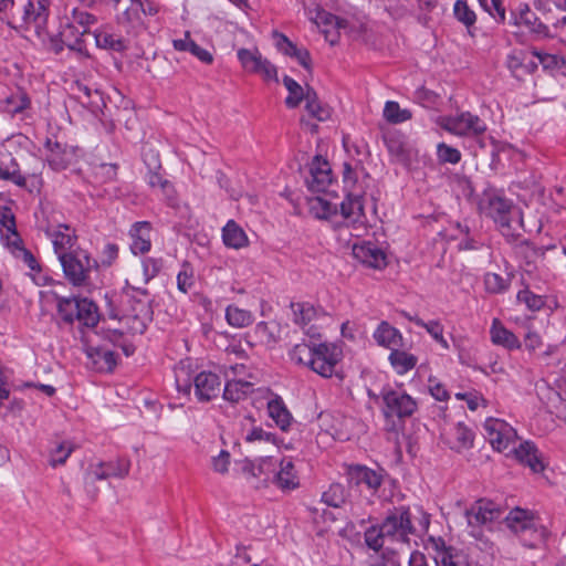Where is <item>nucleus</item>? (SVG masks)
I'll return each instance as SVG.
<instances>
[{
    "label": "nucleus",
    "instance_id": "1",
    "mask_svg": "<svg viewBox=\"0 0 566 566\" xmlns=\"http://www.w3.org/2000/svg\"><path fill=\"white\" fill-rule=\"evenodd\" d=\"M191 363L190 360H181L175 367L176 387L179 392L189 395L191 385L195 386V395L199 401H210L218 397L221 389L220 377L211 371H201L191 377Z\"/></svg>",
    "mask_w": 566,
    "mask_h": 566
},
{
    "label": "nucleus",
    "instance_id": "2",
    "mask_svg": "<svg viewBox=\"0 0 566 566\" xmlns=\"http://www.w3.org/2000/svg\"><path fill=\"white\" fill-rule=\"evenodd\" d=\"M505 523L526 547L535 548L546 538L545 527L530 511L516 507L505 517Z\"/></svg>",
    "mask_w": 566,
    "mask_h": 566
},
{
    "label": "nucleus",
    "instance_id": "3",
    "mask_svg": "<svg viewBox=\"0 0 566 566\" xmlns=\"http://www.w3.org/2000/svg\"><path fill=\"white\" fill-rule=\"evenodd\" d=\"M57 312L65 323L72 324L76 321L86 327H94L99 319L96 304L85 297H60Z\"/></svg>",
    "mask_w": 566,
    "mask_h": 566
},
{
    "label": "nucleus",
    "instance_id": "4",
    "mask_svg": "<svg viewBox=\"0 0 566 566\" xmlns=\"http://www.w3.org/2000/svg\"><path fill=\"white\" fill-rule=\"evenodd\" d=\"M59 261L61 262L65 277L75 286L85 285L91 271L97 266L96 261L92 260L84 250L62 253Z\"/></svg>",
    "mask_w": 566,
    "mask_h": 566
},
{
    "label": "nucleus",
    "instance_id": "5",
    "mask_svg": "<svg viewBox=\"0 0 566 566\" xmlns=\"http://www.w3.org/2000/svg\"><path fill=\"white\" fill-rule=\"evenodd\" d=\"M130 470L128 459L118 458L114 461L92 463L86 470L84 476L85 488L93 496L96 495L95 483L108 478L124 479Z\"/></svg>",
    "mask_w": 566,
    "mask_h": 566
},
{
    "label": "nucleus",
    "instance_id": "6",
    "mask_svg": "<svg viewBox=\"0 0 566 566\" xmlns=\"http://www.w3.org/2000/svg\"><path fill=\"white\" fill-rule=\"evenodd\" d=\"M97 19L90 12L75 8L67 25L61 32L62 42L71 50H82V36L91 34V27Z\"/></svg>",
    "mask_w": 566,
    "mask_h": 566
},
{
    "label": "nucleus",
    "instance_id": "7",
    "mask_svg": "<svg viewBox=\"0 0 566 566\" xmlns=\"http://www.w3.org/2000/svg\"><path fill=\"white\" fill-rule=\"evenodd\" d=\"M501 515L500 506L484 499L474 502L464 511L467 526L473 537H479L481 535V527L499 520Z\"/></svg>",
    "mask_w": 566,
    "mask_h": 566
},
{
    "label": "nucleus",
    "instance_id": "8",
    "mask_svg": "<svg viewBox=\"0 0 566 566\" xmlns=\"http://www.w3.org/2000/svg\"><path fill=\"white\" fill-rule=\"evenodd\" d=\"M439 124L443 129L457 136H479L486 130L484 120L470 112L441 117Z\"/></svg>",
    "mask_w": 566,
    "mask_h": 566
},
{
    "label": "nucleus",
    "instance_id": "9",
    "mask_svg": "<svg viewBox=\"0 0 566 566\" xmlns=\"http://www.w3.org/2000/svg\"><path fill=\"white\" fill-rule=\"evenodd\" d=\"M381 526L389 543H407L409 534L415 532L410 512L406 507L395 509L387 515Z\"/></svg>",
    "mask_w": 566,
    "mask_h": 566
},
{
    "label": "nucleus",
    "instance_id": "10",
    "mask_svg": "<svg viewBox=\"0 0 566 566\" xmlns=\"http://www.w3.org/2000/svg\"><path fill=\"white\" fill-rule=\"evenodd\" d=\"M382 412L386 418L405 419L411 417L418 408L417 401L402 390L384 389Z\"/></svg>",
    "mask_w": 566,
    "mask_h": 566
},
{
    "label": "nucleus",
    "instance_id": "11",
    "mask_svg": "<svg viewBox=\"0 0 566 566\" xmlns=\"http://www.w3.org/2000/svg\"><path fill=\"white\" fill-rule=\"evenodd\" d=\"M485 438L492 448L499 452L512 449L517 434L515 429L507 422L496 418H489L484 422Z\"/></svg>",
    "mask_w": 566,
    "mask_h": 566
},
{
    "label": "nucleus",
    "instance_id": "12",
    "mask_svg": "<svg viewBox=\"0 0 566 566\" xmlns=\"http://www.w3.org/2000/svg\"><path fill=\"white\" fill-rule=\"evenodd\" d=\"M481 213L494 220L501 227L511 228L512 205L495 192H484L479 201Z\"/></svg>",
    "mask_w": 566,
    "mask_h": 566
},
{
    "label": "nucleus",
    "instance_id": "13",
    "mask_svg": "<svg viewBox=\"0 0 566 566\" xmlns=\"http://www.w3.org/2000/svg\"><path fill=\"white\" fill-rule=\"evenodd\" d=\"M238 59L242 67L253 74L260 75L264 81L279 82L277 70L268 59L263 57L258 49H240Z\"/></svg>",
    "mask_w": 566,
    "mask_h": 566
},
{
    "label": "nucleus",
    "instance_id": "14",
    "mask_svg": "<svg viewBox=\"0 0 566 566\" xmlns=\"http://www.w3.org/2000/svg\"><path fill=\"white\" fill-rule=\"evenodd\" d=\"M360 195L348 193L340 203V213L347 227L353 228V235L361 237L366 231V218Z\"/></svg>",
    "mask_w": 566,
    "mask_h": 566
},
{
    "label": "nucleus",
    "instance_id": "15",
    "mask_svg": "<svg viewBox=\"0 0 566 566\" xmlns=\"http://www.w3.org/2000/svg\"><path fill=\"white\" fill-rule=\"evenodd\" d=\"M14 18L19 19L12 29H21L33 24L36 29L43 28L49 18V0H28L23 9H17Z\"/></svg>",
    "mask_w": 566,
    "mask_h": 566
},
{
    "label": "nucleus",
    "instance_id": "16",
    "mask_svg": "<svg viewBox=\"0 0 566 566\" xmlns=\"http://www.w3.org/2000/svg\"><path fill=\"white\" fill-rule=\"evenodd\" d=\"M342 352L332 344H318L308 367L322 377H331L340 360Z\"/></svg>",
    "mask_w": 566,
    "mask_h": 566
},
{
    "label": "nucleus",
    "instance_id": "17",
    "mask_svg": "<svg viewBox=\"0 0 566 566\" xmlns=\"http://www.w3.org/2000/svg\"><path fill=\"white\" fill-rule=\"evenodd\" d=\"M291 308L294 315V323L300 325L305 335L312 339H316L321 336L319 328L316 325L317 312L315 307L306 302L292 303Z\"/></svg>",
    "mask_w": 566,
    "mask_h": 566
},
{
    "label": "nucleus",
    "instance_id": "18",
    "mask_svg": "<svg viewBox=\"0 0 566 566\" xmlns=\"http://www.w3.org/2000/svg\"><path fill=\"white\" fill-rule=\"evenodd\" d=\"M310 175L306 182L313 192H324L332 182L331 167L321 156H315L310 164Z\"/></svg>",
    "mask_w": 566,
    "mask_h": 566
},
{
    "label": "nucleus",
    "instance_id": "19",
    "mask_svg": "<svg viewBox=\"0 0 566 566\" xmlns=\"http://www.w3.org/2000/svg\"><path fill=\"white\" fill-rule=\"evenodd\" d=\"M353 255L369 268L382 269L387 264L386 253L373 242L355 243Z\"/></svg>",
    "mask_w": 566,
    "mask_h": 566
},
{
    "label": "nucleus",
    "instance_id": "20",
    "mask_svg": "<svg viewBox=\"0 0 566 566\" xmlns=\"http://www.w3.org/2000/svg\"><path fill=\"white\" fill-rule=\"evenodd\" d=\"M45 148L49 151L48 163L56 171L66 169L75 160L76 150L73 147L46 139Z\"/></svg>",
    "mask_w": 566,
    "mask_h": 566
},
{
    "label": "nucleus",
    "instance_id": "21",
    "mask_svg": "<svg viewBox=\"0 0 566 566\" xmlns=\"http://www.w3.org/2000/svg\"><path fill=\"white\" fill-rule=\"evenodd\" d=\"M312 20L321 29L326 41L332 45H335L339 41V30L347 25L345 20L339 19L325 10H317Z\"/></svg>",
    "mask_w": 566,
    "mask_h": 566
},
{
    "label": "nucleus",
    "instance_id": "22",
    "mask_svg": "<svg viewBox=\"0 0 566 566\" xmlns=\"http://www.w3.org/2000/svg\"><path fill=\"white\" fill-rule=\"evenodd\" d=\"M350 485H365L367 490L376 492L382 483L381 473L364 465H353L347 471Z\"/></svg>",
    "mask_w": 566,
    "mask_h": 566
},
{
    "label": "nucleus",
    "instance_id": "23",
    "mask_svg": "<svg viewBox=\"0 0 566 566\" xmlns=\"http://www.w3.org/2000/svg\"><path fill=\"white\" fill-rule=\"evenodd\" d=\"M442 437L449 447L458 452L469 449L473 444V432L462 422L444 430Z\"/></svg>",
    "mask_w": 566,
    "mask_h": 566
},
{
    "label": "nucleus",
    "instance_id": "24",
    "mask_svg": "<svg viewBox=\"0 0 566 566\" xmlns=\"http://www.w3.org/2000/svg\"><path fill=\"white\" fill-rule=\"evenodd\" d=\"M151 224L148 221L135 222L129 231L132 238L130 249L134 254H144L151 247Z\"/></svg>",
    "mask_w": 566,
    "mask_h": 566
},
{
    "label": "nucleus",
    "instance_id": "25",
    "mask_svg": "<svg viewBox=\"0 0 566 566\" xmlns=\"http://www.w3.org/2000/svg\"><path fill=\"white\" fill-rule=\"evenodd\" d=\"M0 233L9 247L18 248L22 242L17 232L14 214L9 207L0 208Z\"/></svg>",
    "mask_w": 566,
    "mask_h": 566
},
{
    "label": "nucleus",
    "instance_id": "26",
    "mask_svg": "<svg viewBox=\"0 0 566 566\" xmlns=\"http://www.w3.org/2000/svg\"><path fill=\"white\" fill-rule=\"evenodd\" d=\"M516 459L527 465L533 472L537 473L544 470V464L538 455V450L533 442L525 441L518 448L512 447Z\"/></svg>",
    "mask_w": 566,
    "mask_h": 566
},
{
    "label": "nucleus",
    "instance_id": "27",
    "mask_svg": "<svg viewBox=\"0 0 566 566\" xmlns=\"http://www.w3.org/2000/svg\"><path fill=\"white\" fill-rule=\"evenodd\" d=\"M268 413L282 431H289L294 422L293 416L280 396H275L268 402Z\"/></svg>",
    "mask_w": 566,
    "mask_h": 566
},
{
    "label": "nucleus",
    "instance_id": "28",
    "mask_svg": "<svg viewBox=\"0 0 566 566\" xmlns=\"http://www.w3.org/2000/svg\"><path fill=\"white\" fill-rule=\"evenodd\" d=\"M149 318V307L147 304H137L135 313H123L120 322L132 334H143L147 327Z\"/></svg>",
    "mask_w": 566,
    "mask_h": 566
},
{
    "label": "nucleus",
    "instance_id": "29",
    "mask_svg": "<svg viewBox=\"0 0 566 566\" xmlns=\"http://www.w3.org/2000/svg\"><path fill=\"white\" fill-rule=\"evenodd\" d=\"M48 234L52 240L57 258H60L62 253H69V250L74 247L76 241L74 231L66 224H59L56 229L48 231Z\"/></svg>",
    "mask_w": 566,
    "mask_h": 566
},
{
    "label": "nucleus",
    "instance_id": "30",
    "mask_svg": "<svg viewBox=\"0 0 566 566\" xmlns=\"http://www.w3.org/2000/svg\"><path fill=\"white\" fill-rule=\"evenodd\" d=\"M374 339L379 346L390 350L400 347L402 344L401 333L385 321H382L374 332Z\"/></svg>",
    "mask_w": 566,
    "mask_h": 566
},
{
    "label": "nucleus",
    "instance_id": "31",
    "mask_svg": "<svg viewBox=\"0 0 566 566\" xmlns=\"http://www.w3.org/2000/svg\"><path fill=\"white\" fill-rule=\"evenodd\" d=\"M222 241L226 247L235 250L249 245V238L245 231L234 220H229L222 228Z\"/></svg>",
    "mask_w": 566,
    "mask_h": 566
},
{
    "label": "nucleus",
    "instance_id": "32",
    "mask_svg": "<svg viewBox=\"0 0 566 566\" xmlns=\"http://www.w3.org/2000/svg\"><path fill=\"white\" fill-rule=\"evenodd\" d=\"M174 49L180 52H189L191 55L197 57L205 64H211L213 62V55L206 49L198 45L187 31L182 39H176L172 41Z\"/></svg>",
    "mask_w": 566,
    "mask_h": 566
},
{
    "label": "nucleus",
    "instance_id": "33",
    "mask_svg": "<svg viewBox=\"0 0 566 566\" xmlns=\"http://www.w3.org/2000/svg\"><path fill=\"white\" fill-rule=\"evenodd\" d=\"M0 179L12 181L14 185L19 187H24L27 179L20 172L19 165L17 160L11 156V154H2L0 158Z\"/></svg>",
    "mask_w": 566,
    "mask_h": 566
},
{
    "label": "nucleus",
    "instance_id": "34",
    "mask_svg": "<svg viewBox=\"0 0 566 566\" xmlns=\"http://www.w3.org/2000/svg\"><path fill=\"white\" fill-rule=\"evenodd\" d=\"M389 154L400 164L407 165L411 159V149L401 136L388 134L384 137Z\"/></svg>",
    "mask_w": 566,
    "mask_h": 566
},
{
    "label": "nucleus",
    "instance_id": "35",
    "mask_svg": "<svg viewBox=\"0 0 566 566\" xmlns=\"http://www.w3.org/2000/svg\"><path fill=\"white\" fill-rule=\"evenodd\" d=\"M515 24L524 25L530 32L538 35L547 36L548 28L539 21L534 12L531 11L527 4H524L518 14L514 17Z\"/></svg>",
    "mask_w": 566,
    "mask_h": 566
},
{
    "label": "nucleus",
    "instance_id": "36",
    "mask_svg": "<svg viewBox=\"0 0 566 566\" xmlns=\"http://www.w3.org/2000/svg\"><path fill=\"white\" fill-rule=\"evenodd\" d=\"M273 481L282 490H293L298 486V476L291 460L284 459L280 462V470L273 475Z\"/></svg>",
    "mask_w": 566,
    "mask_h": 566
},
{
    "label": "nucleus",
    "instance_id": "37",
    "mask_svg": "<svg viewBox=\"0 0 566 566\" xmlns=\"http://www.w3.org/2000/svg\"><path fill=\"white\" fill-rule=\"evenodd\" d=\"M143 15H146V7L143 0H129V6L118 14V23L126 28H136L143 23Z\"/></svg>",
    "mask_w": 566,
    "mask_h": 566
},
{
    "label": "nucleus",
    "instance_id": "38",
    "mask_svg": "<svg viewBox=\"0 0 566 566\" xmlns=\"http://www.w3.org/2000/svg\"><path fill=\"white\" fill-rule=\"evenodd\" d=\"M490 333L492 342L496 345H501L507 349H517L521 347L518 338L496 318L493 321Z\"/></svg>",
    "mask_w": 566,
    "mask_h": 566
},
{
    "label": "nucleus",
    "instance_id": "39",
    "mask_svg": "<svg viewBox=\"0 0 566 566\" xmlns=\"http://www.w3.org/2000/svg\"><path fill=\"white\" fill-rule=\"evenodd\" d=\"M305 108L312 117L319 122H325L331 117V108L319 102L316 92L310 86L306 87Z\"/></svg>",
    "mask_w": 566,
    "mask_h": 566
},
{
    "label": "nucleus",
    "instance_id": "40",
    "mask_svg": "<svg viewBox=\"0 0 566 566\" xmlns=\"http://www.w3.org/2000/svg\"><path fill=\"white\" fill-rule=\"evenodd\" d=\"M253 390V385L244 380L229 379L224 386L223 398L231 402L244 399Z\"/></svg>",
    "mask_w": 566,
    "mask_h": 566
},
{
    "label": "nucleus",
    "instance_id": "41",
    "mask_svg": "<svg viewBox=\"0 0 566 566\" xmlns=\"http://www.w3.org/2000/svg\"><path fill=\"white\" fill-rule=\"evenodd\" d=\"M389 361H390L391 366L394 367V369L399 375H403V374L408 373L409 370H411L416 366L418 359L412 354H409L405 350H400L397 347L391 350V353L389 355Z\"/></svg>",
    "mask_w": 566,
    "mask_h": 566
},
{
    "label": "nucleus",
    "instance_id": "42",
    "mask_svg": "<svg viewBox=\"0 0 566 566\" xmlns=\"http://www.w3.org/2000/svg\"><path fill=\"white\" fill-rule=\"evenodd\" d=\"M87 357L98 370H112L116 365L115 355L112 350L104 348H88Z\"/></svg>",
    "mask_w": 566,
    "mask_h": 566
},
{
    "label": "nucleus",
    "instance_id": "43",
    "mask_svg": "<svg viewBox=\"0 0 566 566\" xmlns=\"http://www.w3.org/2000/svg\"><path fill=\"white\" fill-rule=\"evenodd\" d=\"M348 492L340 483H333L322 495V501L328 506L340 507L346 503Z\"/></svg>",
    "mask_w": 566,
    "mask_h": 566
},
{
    "label": "nucleus",
    "instance_id": "44",
    "mask_svg": "<svg viewBox=\"0 0 566 566\" xmlns=\"http://www.w3.org/2000/svg\"><path fill=\"white\" fill-rule=\"evenodd\" d=\"M227 322L237 328H242L250 325L253 321L252 313L250 311L240 308L235 305H229L226 310Z\"/></svg>",
    "mask_w": 566,
    "mask_h": 566
},
{
    "label": "nucleus",
    "instance_id": "45",
    "mask_svg": "<svg viewBox=\"0 0 566 566\" xmlns=\"http://www.w3.org/2000/svg\"><path fill=\"white\" fill-rule=\"evenodd\" d=\"M283 84L289 91V96L285 99V104L290 108L297 107L300 103L305 99L306 91L292 77L285 75L283 77Z\"/></svg>",
    "mask_w": 566,
    "mask_h": 566
},
{
    "label": "nucleus",
    "instance_id": "46",
    "mask_svg": "<svg viewBox=\"0 0 566 566\" xmlns=\"http://www.w3.org/2000/svg\"><path fill=\"white\" fill-rule=\"evenodd\" d=\"M74 449L75 444L72 441L65 440L57 442L55 447L50 451V465L55 468L57 465L64 464Z\"/></svg>",
    "mask_w": 566,
    "mask_h": 566
},
{
    "label": "nucleus",
    "instance_id": "47",
    "mask_svg": "<svg viewBox=\"0 0 566 566\" xmlns=\"http://www.w3.org/2000/svg\"><path fill=\"white\" fill-rule=\"evenodd\" d=\"M97 46L103 49H109L114 51H122L125 49L123 39L108 31L99 30L93 33Z\"/></svg>",
    "mask_w": 566,
    "mask_h": 566
},
{
    "label": "nucleus",
    "instance_id": "48",
    "mask_svg": "<svg viewBox=\"0 0 566 566\" xmlns=\"http://www.w3.org/2000/svg\"><path fill=\"white\" fill-rule=\"evenodd\" d=\"M526 57L527 52L522 50H514L507 55L506 65L514 77L522 78L523 76H525Z\"/></svg>",
    "mask_w": 566,
    "mask_h": 566
},
{
    "label": "nucleus",
    "instance_id": "49",
    "mask_svg": "<svg viewBox=\"0 0 566 566\" xmlns=\"http://www.w3.org/2000/svg\"><path fill=\"white\" fill-rule=\"evenodd\" d=\"M318 344L300 343L296 344L290 353L293 361L300 365L308 366Z\"/></svg>",
    "mask_w": 566,
    "mask_h": 566
},
{
    "label": "nucleus",
    "instance_id": "50",
    "mask_svg": "<svg viewBox=\"0 0 566 566\" xmlns=\"http://www.w3.org/2000/svg\"><path fill=\"white\" fill-rule=\"evenodd\" d=\"M384 117L392 124L403 123L411 118V112L406 108H400L399 104L394 101H388L385 104Z\"/></svg>",
    "mask_w": 566,
    "mask_h": 566
},
{
    "label": "nucleus",
    "instance_id": "51",
    "mask_svg": "<svg viewBox=\"0 0 566 566\" xmlns=\"http://www.w3.org/2000/svg\"><path fill=\"white\" fill-rule=\"evenodd\" d=\"M408 319L415 322L418 326L427 329V332L439 343L443 348H449L448 342L443 337V326L438 321L423 322L421 318H413L405 314Z\"/></svg>",
    "mask_w": 566,
    "mask_h": 566
},
{
    "label": "nucleus",
    "instance_id": "52",
    "mask_svg": "<svg viewBox=\"0 0 566 566\" xmlns=\"http://www.w3.org/2000/svg\"><path fill=\"white\" fill-rule=\"evenodd\" d=\"M366 545L375 552L380 551L389 539L382 532V526H371L365 532Z\"/></svg>",
    "mask_w": 566,
    "mask_h": 566
},
{
    "label": "nucleus",
    "instance_id": "53",
    "mask_svg": "<svg viewBox=\"0 0 566 566\" xmlns=\"http://www.w3.org/2000/svg\"><path fill=\"white\" fill-rule=\"evenodd\" d=\"M30 105V99L23 92L12 94L4 99V111L11 115L23 112Z\"/></svg>",
    "mask_w": 566,
    "mask_h": 566
},
{
    "label": "nucleus",
    "instance_id": "54",
    "mask_svg": "<svg viewBox=\"0 0 566 566\" xmlns=\"http://www.w3.org/2000/svg\"><path fill=\"white\" fill-rule=\"evenodd\" d=\"M436 563L437 565L441 564V566H469V560L464 554L450 549L440 553Z\"/></svg>",
    "mask_w": 566,
    "mask_h": 566
},
{
    "label": "nucleus",
    "instance_id": "55",
    "mask_svg": "<svg viewBox=\"0 0 566 566\" xmlns=\"http://www.w3.org/2000/svg\"><path fill=\"white\" fill-rule=\"evenodd\" d=\"M195 284L193 269L189 263H184L177 275V286L182 293H187Z\"/></svg>",
    "mask_w": 566,
    "mask_h": 566
},
{
    "label": "nucleus",
    "instance_id": "56",
    "mask_svg": "<svg viewBox=\"0 0 566 566\" xmlns=\"http://www.w3.org/2000/svg\"><path fill=\"white\" fill-rule=\"evenodd\" d=\"M454 15L467 27L473 25L476 20L475 13L468 7L467 2L462 0H458L454 3Z\"/></svg>",
    "mask_w": 566,
    "mask_h": 566
},
{
    "label": "nucleus",
    "instance_id": "57",
    "mask_svg": "<svg viewBox=\"0 0 566 566\" xmlns=\"http://www.w3.org/2000/svg\"><path fill=\"white\" fill-rule=\"evenodd\" d=\"M517 301L526 305L531 311L541 310L545 302L542 296L534 294L530 290L525 289L518 292Z\"/></svg>",
    "mask_w": 566,
    "mask_h": 566
},
{
    "label": "nucleus",
    "instance_id": "58",
    "mask_svg": "<svg viewBox=\"0 0 566 566\" xmlns=\"http://www.w3.org/2000/svg\"><path fill=\"white\" fill-rule=\"evenodd\" d=\"M437 155L441 163L458 164L461 160V153L444 143L437 146Z\"/></svg>",
    "mask_w": 566,
    "mask_h": 566
},
{
    "label": "nucleus",
    "instance_id": "59",
    "mask_svg": "<svg viewBox=\"0 0 566 566\" xmlns=\"http://www.w3.org/2000/svg\"><path fill=\"white\" fill-rule=\"evenodd\" d=\"M485 289L490 293H501L507 289L509 281L497 273H488L484 277Z\"/></svg>",
    "mask_w": 566,
    "mask_h": 566
},
{
    "label": "nucleus",
    "instance_id": "60",
    "mask_svg": "<svg viewBox=\"0 0 566 566\" xmlns=\"http://www.w3.org/2000/svg\"><path fill=\"white\" fill-rule=\"evenodd\" d=\"M17 8L14 0H0V21L9 25L15 24L19 19L14 18Z\"/></svg>",
    "mask_w": 566,
    "mask_h": 566
},
{
    "label": "nucleus",
    "instance_id": "61",
    "mask_svg": "<svg viewBox=\"0 0 566 566\" xmlns=\"http://www.w3.org/2000/svg\"><path fill=\"white\" fill-rule=\"evenodd\" d=\"M256 465V474L253 478H262L263 481H268L270 479V473H273L276 468V461L271 457L261 458L255 462Z\"/></svg>",
    "mask_w": 566,
    "mask_h": 566
},
{
    "label": "nucleus",
    "instance_id": "62",
    "mask_svg": "<svg viewBox=\"0 0 566 566\" xmlns=\"http://www.w3.org/2000/svg\"><path fill=\"white\" fill-rule=\"evenodd\" d=\"M312 211L315 212L317 218H328L336 211V206L332 205L327 200L317 197L312 201Z\"/></svg>",
    "mask_w": 566,
    "mask_h": 566
},
{
    "label": "nucleus",
    "instance_id": "63",
    "mask_svg": "<svg viewBox=\"0 0 566 566\" xmlns=\"http://www.w3.org/2000/svg\"><path fill=\"white\" fill-rule=\"evenodd\" d=\"M273 38L276 39V48L285 55L294 57L300 50L294 43H292L284 34L274 31Z\"/></svg>",
    "mask_w": 566,
    "mask_h": 566
},
{
    "label": "nucleus",
    "instance_id": "64",
    "mask_svg": "<svg viewBox=\"0 0 566 566\" xmlns=\"http://www.w3.org/2000/svg\"><path fill=\"white\" fill-rule=\"evenodd\" d=\"M273 38L276 39V48L285 55L294 57L300 50L294 43H292L284 34L274 31Z\"/></svg>",
    "mask_w": 566,
    "mask_h": 566
}]
</instances>
